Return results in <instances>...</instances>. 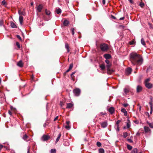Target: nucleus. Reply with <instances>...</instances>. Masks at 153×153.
Listing matches in <instances>:
<instances>
[{
    "mask_svg": "<svg viewBox=\"0 0 153 153\" xmlns=\"http://www.w3.org/2000/svg\"><path fill=\"white\" fill-rule=\"evenodd\" d=\"M130 60L134 65H140L142 63L143 59L140 55L133 53L130 54Z\"/></svg>",
    "mask_w": 153,
    "mask_h": 153,
    "instance_id": "f257e3e1",
    "label": "nucleus"
},
{
    "mask_svg": "<svg viewBox=\"0 0 153 153\" xmlns=\"http://www.w3.org/2000/svg\"><path fill=\"white\" fill-rule=\"evenodd\" d=\"M100 48L101 50L102 51H107L108 48V45L105 43L101 44Z\"/></svg>",
    "mask_w": 153,
    "mask_h": 153,
    "instance_id": "f03ea898",
    "label": "nucleus"
},
{
    "mask_svg": "<svg viewBox=\"0 0 153 153\" xmlns=\"http://www.w3.org/2000/svg\"><path fill=\"white\" fill-rule=\"evenodd\" d=\"M73 92L75 96H78L80 94L81 91L79 88H76L73 90Z\"/></svg>",
    "mask_w": 153,
    "mask_h": 153,
    "instance_id": "7ed1b4c3",
    "label": "nucleus"
},
{
    "mask_svg": "<svg viewBox=\"0 0 153 153\" xmlns=\"http://www.w3.org/2000/svg\"><path fill=\"white\" fill-rule=\"evenodd\" d=\"M50 137L47 135H44L41 137V140L43 141H46L48 140Z\"/></svg>",
    "mask_w": 153,
    "mask_h": 153,
    "instance_id": "20e7f679",
    "label": "nucleus"
},
{
    "mask_svg": "<svg viewBox=\"0 0 153 153\" xmlns=\"http://www.w3.org/2000/svg\"><path fill=\"white\" fill-rule=\"evenodd\" d=\"M121 122L120 120H118L116 123V124L115 126V128H116V129L117 131H119V124Z\"/></svg>",
    "mask_w": 153,
    "mask_h": 153,
    "instance_id": "39448f33",
    "label": "nucleus"
},
{
    "mask_svg": "<svg viewBox=\"0 0 153 153\" xmlns=\"http://www.w3.org/2000/svg\"><path fill=\"white\" fill-rule=\"evenodd\" d=\"M43 7V5L42 4H40L37 7V10L39 12H41L42 10Z\"/></svg>",
    "mask_w": 153,
    "mask_h": 153,
    "instance_id": "423d86ee",
    "label": "nucleus"
},
{
    "mask_svg": "<svg viewBox=\"0 0 153 153\" xmlns=\"http://www.w3.org/2000/svg\"><path fill=\"white\" fill-rule=\"evenodd\" d=\"M142 87L140 85H138L137 86L136 88V90L137 93H139L141 92L142 90Z\"/></svg>",
    "mask_w": 153,
    "mask_h": 153,
    "instance_id": "0eeeda50",
    "label": "nucleus"
},
{
    "mask_svg": "<svg viewBox=\"0 0 153 153\" xmlns=\"http://www.w3.org/2000/svg\"><path fill=\"white\" fill-rule=\"evenodd\" d=\"M145 85L146 87L148 89L151 88L153 87L152 84L149 82L145 84Z\"/></svg>",
    "mask_w": 153,
    "mask_h": 153,
    "instance_id": "6e6552de",
    "label": "nucleus"
},
{
    "mask_svg": "<svg viewBox=\"0 0 153 153\" xmlns=\"http://www.w3.org/2000/svg\"><path fill=\"white\" fill-rule=\"evenodd\" d=\"M132 69L130 68H127L126 71V73L127 75H129L131 74Z\"/></svg>",
    "mask_w": 153,
    "mask_h": 153,
    "instance_id": "1a4fd4ad",
    "label": "nucleus"
},
{
    "mask_svg": "<svg viewBox=\"0 0 153 153\" xmlns=\"http://www.w3.org/2000/svg\"><path fill=\"white\" fill-rule=\"evenodd\" d=\"M110 66L111 65L109 64H108L106 65V68L108 72L109 71L110 73H111L112 72H113L114 71L112 70H110Z\"/></svg>",
    "mask_w": 153,
    "mask_h": 153,
    "instance_id": "9d476101",
    "label": "nucleus"
},
{
    "mask_svg": "<svg viewBox=\"0 0 153 153\" xmlns=\"http://www.w3.org/2000/svg\"><path fill=\"white\" fill-rule=\"evenodd\" d=\"M101 125L102 128H105L107 126L108 123L107 122H104L101 123Z\"/></svg>",
    "mask_w": 153,
    "mask_h": 153,
    "instance_id": "9b49d317",
    "label": "nucleus"
},
{
    "mask_svg": "<svg viewBox=\"0 0 153 153\" xmlns=\"http://www.w3.org/2000/svg\"><path fill=\"white\" fill-rule=\"evenodd\" d=\"M144 131L146 133H148L149 132H150L151 131V130L149 128L146 126H145L144 127Z\"/></svg>",
    "mask_w": 153,
    "mask_h": 153,
    "instance_id": "f8f14e48",
    "label": "nucleus"
},
{
    "mask_svg": "<svg viewBox=\"0 0 153 153\" xmlns=\"http://www.w3.org/2000/svg\"><path fill=\"white\" fill-rule=\"evenodd\" d=\"M22 138L24 140L26 141H28L29 140V137L26 134L24 135Z\"/></svg>",
    "mask_w": 153,
    "mask_h": 153,
    "instance_id": "ddd939ff",
    "label": "nucleus"
},
{
    "mask_svg": "<svg viewBox=\"0 0 153 153\" xmlns=\"http://www.w3.org/2000/svg\"><path fill=\"white\" fill-rule=\"evenodd\" d=\"M121 111L122 112L124 113V114L125 116H127V113L125 108H122L121 110Z\"/></svg>",
    "mask_w": 153,
    "mask_h": 153,
    "instance_id": "4468645a",
    "label": "nucleus"
},
{
    "mask_svg": "<svg viewBox=\"0 0 153 153\" xmlns=\"http://www.w3.org/2000/svg\"><path fill=\"white\" fill-rule=\"evenodd\" d=\"M108 111L111 114H112L114 111V108L113 107H110L108 109Z\"/></svg>",
    "mask_w": 153,
    "mask_h": 153,
    "instance_id": "2eb2a0df",
    "label": "nucleus"
},
{
    "mask_svg": "<svg viewBox=\"0 0 153 153\" xmlns=\"http://www.w3.org/2000/svg\"><path fill=\"white\" fill-rule=\"evenodd\" d=\"M17 65L18 66L22 67L23 66V64L21 60H20L17 63Z\"/></svg>",
    "mask_w": 153,
    "mask_h": 153,
    "instance_id": "dca6fc26",
    "label": "nucleus"
},
{
    "mask_svg": "<svg viewBox=\"0 0 153 153\" xmlns=\"http://www.w3.org/2000/svg\"><path fill=\"white\" fill-rule=\"evenodd\" d=\"M104 57L106 59H109L111 58V56L109 54H105L104 55Z\"/></svg>",
    "mask_w": 153,
    "mask_h": 153,
    "instance_id": "f3484780",
    "label": "nucleus"
},
{
    "mask_svg": "<svg viewBox=\"0 0 153 153\" xmlns=\"http://www.w3.org/2000/svg\"><path fill=\"white\" fill-rule=\"evenodd\" d=\"M23 21V17L22 16H20L19 17V21L21 25H22V23Z\"/></svg>",
    "mask_w": 153,
    "mask_h": 153,
    "instance_id": "a211bd4d",
    "label": "nucleus"
},
{
    "mask_svg": "<svg viewBox=\"0 0 153 153\" xmlns=\"http://www.w3.org/2000/svg\"><path fill=\"white\" fill-rule=\"evenodd\" d=\"M73 105V104L71 103H67L66 108H70L72 107Z\"/></svg>",
    "mask_w": 153,
    "mask_h": 153,
    "instance_id": "6ab92c4d",
    "label": "nucleus"
},
{
    "mask_svg": "<svg viewBox=\"0 0 153 153\" xmlns=\"http://www.w3.org/2000/svg\"><path fill=\"white\" fill-rule=\"evenodd\" d=\"M147 123L149 125L150 128H153V122L150 123L149 121H147Z\"/></svg>",
    "mask_w": 153,
    "mask_h": 153,
    "instance_id": "aec40b11",
    "label": "nucleus"
},
{
    "mask_svg": "<svg viewBox=\"0 0 153 153\" xmlns=\"http://www.w3.org/2000/svg\"><path fill=\"white\" fill-rule=\"evenodd\" d=\"M69 23V21L66 20H65L63 23L64 25L65 26H67Z\"/></svg>",
    "mask_w": 153,
    "mask_h": 153,
    "instance_id": "412c9836",
    "label": "nucleus"
},
{
    "mask_svg": "<svg viewBox=\"0 0 153 153\" xmlns=\"http://www.w3.org/2000/svg\"><path fill=\"white\" fill-rule=\"evenodd\" d=\"M129 88H125L124 89V91L126 94H127L129 92Z\"/></svg>",
    "mask_w": 153,
    "mask_h": 153,
    "instance_id": "4be33fe9",
    "label": "nucleus"
},
{
    "mask_svg": "<svg viewBox=\"0 0 153 153\" xmlns=\"http://www.w3.org/2000/svg\"><path fill=\"white\" fill-rule=\"evenodd\" d=\"M130 122L129 121V120L128 119L127 120L126 124L127 128H129L130 127Z\"/></svg>",
    "mask_w": 153,
    "mask_h": 153,
    "instance_id": "5701e85b",
    "label": "nucleus"
},
{
    "mask_svg": "<svg viewBox=\"0 0 153 153\" xmlns=\"http://www.w3.org/2000/svg\"><path fill=\"white\" fill-rule=\"evenodd\" d=\"M10 25L11 27L13 28H15L16 27V25L13 22H11Z\"/></svg>",
    "mask_w": 153,
    "mask_h": 153,
    "instance_id": "b1692460",
    "label": "nucleus"
},
{
    "mask_svg": "<svg viewBox=\"0 0 153 153\" xmlns=\"http://www.w3.org/2000/svg\"><path fill=\"white\" fill-rule=\"evenodd\" d=\"M3 26L5 27L4 25V22L3 20H0V27Z\"/></svg>",
    "mask_w": 153,
    "mask_h": 153,
    "instance_id": "393cba45",
    "label": "nucleus"
},
{
    "mask_svg": "<svg viewBox=\"0 0 153 153\" xmlns=\"http://www.w3.org/2000/svg\"><path fill=\"white\" fill-rule=\"evenodd\" d=\"M61 136V133H60L58 134V137H57V138H56V141H55V142H56V143L59 141V139H60Z\"/></svg>",
    "mask_w": 153,
    "mask_h": 153,
    "instance_id": "a878e982",
    "label": "nucleus"
},
{
    "mask_svg": "<svg viewBox=\"0 0 153 153\" xmlns=\"http://www.w3.org/2000/svg\"><path fill=\"white\" fill-rule=\"evenodd\" d=\"M64 145L65 146H68L69 145V143L68 141L66 140L64 141Z\"/></svg>",
    "mask_w": 153,
    "mask_h": 153,
    "instance_id": "bb28decb",
    "label": "nucleus"
},
{
    "mask_svg": "<svg viewBox=\"0 0 153 153\" xmlns=\"http://www.w3.org/2000/svg\"><path fill=\"white\" fill-rule=\"evenodd\" d=\"M18 13L20 16L24 15L25 14V12L24 11H22L20 10L18 11Z\"/></svg>",
    "mask_w": 153,
    "mask_h": 153,
    "instance_id": "cd10ccee",
    "label": "nucleus"
},
{
    "mask_svg": "<svg viewBox=\"0 0 153 153\" xmlns=\"http://www.w3.org/2000/svg\"><path fill=\"white\" fill-rule=\"evenodd\" d=\"M100 67L101 68V70H103L105 69V66L104 64H102L101 65H100Z\"/></svg>",
    "mask_w": 153,
    "mask_h": 153,
    "instance_id": "c85d7f7f",
    "label": "nucleus"
},
{
    "mask_svg": "<svg viewBox=\"0 0 153 153\" xmlns=\"http://www.w3.org/2000/svg\"><path fill=\"white\" fill-rule=\"evenodd\" d=\"M65 48L67 50L68 52H69L70 51V50L69 48V45L68 44L66 43L65 44Z\"/></svg>",
    "mask_w": 153,
    "mask_h": 153,
    "instance_id": "c756f323",
    "label": "nucleus"
},
{
    "mask_svg": "<svg viewBox=\"0 0 153 153\" xmlns=\"http://www.w3.org/2000/svg\"><path fill=\"white\" fill-rule=\"evenodd\" d=\"M138 150L137 148L134 149L131 151V153H137Z\"/></svg>",
    "mask_w": 153,
    "mask_h": 153,
    "instance_id": "7c9ffc66",
    "label": "nucleus"
},
{
    "mask_svg": "<svg viewBox=\"0 0 153 153\" xmlns=\"http://www.w3.org/2000/svg\"><path fill=\"white\" fill-rule=\"evenodd\" d=\"M45 12L46 14L48 16H50L51 14V12L48 10H47V9L45 10Z\"/></svg>",
    "mask_w": 153,
    "mask_h": 153,
    "instance_id": "2f4dec72",
    "label": "nucleus"
},
{
    "mask_svg": "<svg viewBox=\"0 0 153 153\" xmlns=\"http://www.w3.org/2000/svg\"><path fill=\"white\" fill-rule=\"evenodd\" d=\"M56 13L57 14H59L61 13L62 11L60 9L58 8L56 10Z\"/></svg>",
    "mask_w": 153,
    "mask_h": 153,
    "instance_id": "473e14b6",
    "label": "nucleus"
},
{
    "mask_svg": "<svg viewBox=\"0 0 153 153\" xmlns=\"http://www.w3.org/2000/svg\"><path fill=\"white\" fill-rule=\"evenodd\" d=\"M104 150L102 148H100L99 149V153H104Z\"/></svg>",
    "mask_w": 153,
    "mask_h": 153,
    "instance_id": "72a5a7b5",
    "label": "nucleus"
},
{
    "mask_svg": "<svg viewBox=\"0 0 153 153\" xmlns=\"http://www.w3.org/2000/svg\"><path fill=\"white\" fill-rule=\"evenodd\" d=\"M141 44L143 45L144 46H145L146 45V43L144 41V39L143 38H142L141 39Z\"/></svg>",
    "mask_w": 153,
    "mask_h": 153,
    "instance_id": "f704fd0d",
    "label": "nucleus"
},
{
    "mask_svg": "<svg viewBox=\"0 0 153 153\" xmlns=\"http://www.w3.org/2000/svg\"><path fill=\"white\" fill-rule=\"evenodd\" d=\"M127 149L130 150H131L132 148V147L131 146L128 144L127 145Z\"/></svg>",
    "mask_w": 153,
    "mask_h": 153,
    "instance_id": "c9c22d12",
    "label": "nucleus"
},
{
    "mask_svg": "<svg viewBox=\"0 0 153 153\" xmlns=\"http://www.w3.org/2000/svg\"><path fill=\"white\" fill-rule=\"evenodd\" d=\"M51 153H56V150L55 149H52L51 150Z\"/></svg>",
    "mask_w": 153,
    "mask_h": 153,
    "instance_id": "e433bc0d",
    "label": "nucleus"
},
{
    "mask_svg": "<svg viewBox=\"0 0 153 153\" xmlns=\"http://www.w3.org/2000/svg\"><path fill=\"white\" fill-rule=\"evenodd\" d=\"M127 136H128V133L127 132H124L123 133V136L124 138H126V137H127Z\"/></svg>",
    "mask_w": 153,
    "mask_h": 153,
    "instance_id": "4c0bfd02",
    "label": "nucleus"
},
{
    "mask_svg": "<svg viewBox=\"0 0 153 153\" xmlns=\"http://www.w3.org/2000/svg\"><path fill=\"white\" fill-rule=\"evenodd\" d=\"M150 80V79L149 78H147L144 81L145 84H146V83H149V82Z\"/></svg>",
    "mask_w": 153,
    "mask_h": 153,
    "instance_id": "58836bf2",
    "label": "nucleus"
},
{
    "mask_svg": "<svg viewBox=\"0 0 153 153\" xmlns=\"http://www.w3.org/2000/svg\"><path fill=\"white\" fill-rule=\"evenodd\" d=\"M71 31L72 32V34L73 35H74V28H71Z\"/></svg>",
    "mask_w": 153,
    "mask_h": 153,
    "instance_id": "ea45409f",
    "label": "nucleus"
},
{
    "mask_svg": "<svg viewBox=\"0 0 153 153\" xmlns=\"http://www.w3.org/2000/svg\"><path fill=\"white\" fill-rule=\"evenodd\" d=\"M140 6L142 7H143L144 6V4L142 2H141L140 3Z\"/></svg>",
    "mask_w": 153,
    "mask_h": 153,
    "instance_id": "a19ab883",
    "label": "nucleus"
},
{
    "mask_svg": "<svg viewBox=\"0 0 153 153\" xmlns=\"http://www.w3.org/2000/svg\"><path fill=\"white\" fill-rule=\"evenodd\" d=\"M97 145L98 146L100 147L101 145V144L100 142H97Z\"/></svg>",
    "mask_w": 153,
    "mask_h": 153,
    "instance_id": "79ce46f5",
    "label": "nucleus"
},
{
    "mask_svg": "<svg viewBox=\"0 0 153 153\" xmlns=\"http://www.w3.org/2000/svg\"><path fill=\"white\" fill-rule=\"evenodd\" d=\"M16 45L19 48H20V44H19V42H16Z\"/></svg>",
    "mask_w": 153,
    "mask_h": 153,
    "instance_id": "37998d69",
    "label": "nucleus"
},
{
    "mask_svg": "<svg viewBox=\"0 0 153 153\" xmlns=\"http://www.w3.org/2000/svg\"><path fill=\"white\" fill-rule=\"evenodd\" d=\"M73 67V64H71L70 65L69 68V69H70L71 70L72 68Z\"/></svg>",
    "mask_w": 153,
    "mask_h": 153,
    "instance_id": "c03bdc74",
    "label": "nucleus"
},
{
    "mask_svg": "<svg viewBox=\"0 0 153 153\" xmlns=\"http://www.w3.org/2000/svg\"><path fill=\"white\" fill-rule=\"evenodd\" d=\"M65 128L68 130H69L70 129V127L68 125L65 126Z\"/></svg>",
    "mask_w": 153,
    "mask_h": 153,
    "instance_id": "a18cd8bd",
    "label": "nucleus"
},
{
    "mask_svg": "<svg viewBox=\"0 0 153 153\" xmlns=\"http://www.w3.org/2000/svg\"><path fill=\"white\" fill-rule=\"evenodd\" d=\"M2 3L3 5H5L6 4V1L5 0H3L2 1Z\"/></svg>",
    "mask_w": 153,
    "mask_h": 153,
    "instance_id": "49530a36",
    "label": "nucleus"
},
{
    "mask_svg": "<svg viewBox=\"0 0 153 153\" xmlns=\"http://www.w3.org/2000/svg\"><path fill=\"white\" fill-rule=\"evenodd\" d=\"M149 104L150 105V108H153V105L152 102H150L149 103Z\"/></svg>",
    "mask_w": 153,
    "mask_h": 153,
    "instance_id": "de8ad7c7",
    "label": "nucleus"
},
{
    "mask_svg": "<svg viewBox=\"0 0 153 153\" xmlns=\"http://www.w3.org/2000/svg\"><path fill=\"white\" fill-rule=\"evenodd\" d=\"M16 37L18 39H19L20 40H22L21 38L19 35H17L16 36Z\"/></svg>",
    "mask_w": 153,
    "mask_h": 153,
    "instance_id": "09e8293b",
    "label": "nucleus"
},
{
    "mask_svg": "<svg viewBox=\"0 0 153 153\" xmlns=\"http://www.w3.org/2000/svg\"><path fill=\"white\" fill-rule=\"evenodd\" d=\"M128 141L130 143H133V142L132 140L130 139H128Z\"/></svg>",
    "mask_w": 153,
    "mask_h": 153,
    "instance_id": "8fccbe9b",
    "label": "nucleus"
},
{
    "mask_svg": "<svg viewBox=\"0 0 153 153\" xmlns=\"http://www.w3.org/2000/svg\"><path fill=\"white\" fill-rule=\"evenodd\" d=\"M123 105L124 107H126L127 106H128V104L127 103H124V104H123Z\"/></svg>",
    "mask_w": 153,
    "mask_h": 153,
    "instance_id": "3c124183",
    "label": "nucleus"
},
{
    "mask_svg": "<svg viewBox=\"0 0 153 153\" xmlns=\"http://www.w3.org/2000/svg\"><path fill=\"white\" fill-rule=\"evenodd\" d=\"M134 41H132L130 42V44L131 45H133L134 44Z\"/></svg>",
    "mask_w": 153,
    "mask_h": 153,
    "instance_id": "603ef678",
    "label": "nucleus"
},
{
    "mask_svg": "<svg viewBox=\"0 0 153 153\" xmlns=\"http://www.w3.org/2000/svg\"><path fill=\"white\" fill-rule=\"evenodd\" d=\"M105 62L107 64H109V61L108 59H106L105 60Z\"/></svg>",
    "mask_w": 153,
    "mask_h": 153,
    "instance_id": "864d4df0",
    "label": "nucleus"
},
{
    "mask_svg": "<svg viewBox=\"0 0 153 153\" xmlns=\"http://www.w3.org/2000/svg\"><path fill=\"white\" fill-rule=\"evenodd\" d=\"M44 18L46 21H48L51 19V18L50 17H49V18L48 19H46L44 16Z\"/></svg>",
    "mask_w": 153,
    "mask_h": 153,
    "instance_id": "5fc2aeb1",
    "label": "nucleus"
},
{
    "mask_svg": "<svg viewBox=\"0 0 153 153\" xmlns=\"http://www.w3.org/2000/svg\"><path fill=\"white\" fill-rule=\"evenodd\" d=\"M60 105L62 107L63 106L64 104L62 102H60Z\"/></svg>",
    "mask_w": 153,
    "mask_h": 153,
    "instance_id": "6e6d98bb",
    "label": "nucleus"
},
{
    "mask_svg": "<svg viewBox=\"0 0 153 153\" xmlns=\"http://www.w3.org/2000/svg\"><path fill=\"white\" fill-rule=\"evenodd\" d=\"M102 3L103 5L105 4V0H102Z\"/></svg>",
    "mask_w": 153,
    "mask_h": 153,
    "instance_id": "4d7b16f0",
    "label": "nucleus"
},
{
    "mask_svg": "<svg viewBox=\"0 0 153 153\" xmlns=\"http://www.w3.org/2000/svg\"><path fill=\"white\" fill-rule=\"evenodd\" d=\"M151 110H150V114H152V112L153 111V108H151Z\"/></svg>",
    "mask_w": 153,
    "mask_h": 153,
    "instance_id": "13d9d810",
    "label": "nucleus"
},
{
    "mask_svg": "<svg viewBox=\"0 0 153 153\" xmlns=\"http://www.w3.org/2000/svg\"><path fill=\"white\" fill-rule=\"evenodd\" d=\"M8 113L10 115H12V113L11 112V111H9Z\"/></svg>",
    "mask_w": 153,
    "mask_h": 153,
    "instance_id": "bf43d9fd",
    "label": "nucleus"
},
{
    "mask_svg": "<svg viewBox=\"0 0 153 153\" xmlns=\"http://www.w3.org/2000/svg\"><path fill=\"white\" fill-rule=\"evenodd\" d=\"M30 147H28L27 148V153H30Z\"/></svg>",
    "mask_w": 153,
    "mask_h": 153,
    "instance_id": "052dcab7",
    "label": "nucleus"
},
{
    "mask_svg": "<svg viewBox=\"0 0 153 153\" xmlns=\"http://www.w3.org/2000/svg\"><path fill=\"white\" fill-rule=\"evenodd\" d=\"M3 146L2 145L0 144V151L1 149L3 148Z\"/></svg>",
    "mask_w": 153,
    "mask_h": 153,
    "instance_id": "680f3d73",
    "label": "nucleus"
},
{
    "mask_svg": "<svg viewBox=\"0 0 153 153\" xmlns=\"http://www.w3.org/2000/svg\"><path fill=\"white\" fill-rule=\"evenodd\" d=\"M129 1L130 3H133V1L132 0H128Z\"/></svg>",
    "mask_w": 153,
    "mask_h": 153,
    "instance_id": "e2e57ef3",
    "label": "nucleus"
},
{
    "mask_svg": "<svg viewBox=\"0 0 153 153\" xmlns=\"http://www.w3.org/2000/svg\"><path fill=\"white\" fill-rule=\"evenodd\" d=\"M124 19V17H122L120 18V20H123Z\"/></svg>",
    "mask_w": 153,
    "mask_h": 153,
    "instance_id": "0e129e2a",
    "label": "nucleus"
},
{
    "mask_svg": "<svg viewBox=\"0 0 153 153\" xmlns=\"http://www.w3.org/2000/svg\"><path fill=\"white\" fill-rule=\"evenodd\" d=\"M75 72H73V73L71 74V77H72V76L74 74H75Z\"/></svg>",
    "mask_w": 153,
    "mask_h": 153,
    "instance_id": "69168bd1",
    "label": "nucleus"
},
{
    "mask_svg": "<svg viewBox=\"0 0 153 153\" xmlns=\"http://www.w3.org/2000/svg\"><path fill=\"white\" fill-rule=\"evenodd\" d=\"M70 122L69 121H67L66 122V123L68 125L70 123Z\"/></svg>",
    "mask_w": 153,
    "mask_h": 153,
    "instance_id": "338daca9",
    "label": "nucleus"
},
{
    "mask_svg": "<svg viewBox=\"0 0 153 153\" xmlns=\"http://www.w3.org/2000/svg\"><path fill=\"white\" fill-rule=\"evenodd\" d=\"M58 116H57L56 117V118L54 119V121H55L56 120H57V119H58Z\"/></svg>",
    "mask_w": 153,
    "mask_h": 153,
    "instance_id": "774afa93",
    "label": "nucleus"
}]
</instances>
